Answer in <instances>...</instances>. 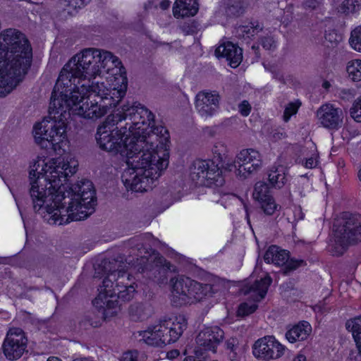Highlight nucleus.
Returning a JSON list of instances; mask_svg holds the SVG:
<instances>
[{
  "mask_svg": "<svg viewBox=\"0 0 361 361\" xmlns=\"http://www.w3.org/2000/svg\"><path fill=\"white\" fill-rule=\"evenodd\" d=\"M80 54L63 67L54 87L49 116L34 126V137L42 148L57 152L65 138L66 121L71 114L97 119L115 107L126 94V88L107 87L104 82H91L85 65L92 59Z\"/></svg>",
  "mask_w": 361,
  "mask_h": 361,
  "instance_id": "obj_1",
  "label": "nucleus"
},
{
  "mask_svg": "<svg viewBox=\"0 0 361 361\" xmlns=\"http://www.w3.org/2000/svg\"><path fill=\"white\" fill-rule=\"evenodd\" d=\"M37 159L29 167V197H16L20 212L32 209L49 224L62 225L87 219L95 211L96 190L92 181L61 183L78 170V159Z\"/></svg>",
  "mask_w": 361,
  "mask_h": 361,
  "instance_id": "obj_2",
  "label": "nucleus"
},
{
  "mask_svg": "<svg viewBox=\"0 0 361 361\" xmlns=\"http://www.w3.org/2000/svg\"><path fill=\"white\" fill-rule=\"evenodd\" d=\"M119 116L120 132L135 142H143L138 158H169V134L162 126H155L154 116L140 104L124 105L110 114Z\"/></svg>",
  "mask_w": 361,
  "mask_h": 361,
  "instance_id": "obj_3",
  "label": "nucleus"
},
{
  "mask_svg": "<svg viewBox=\"0 0 361 361\" xmlns=\"http://www.w3.org/2000/svg\"><path fill=\"white\" fill-rule=\"evenodd\" d=\"M119 116L120 132L135 142H143L138 158H169V134L162 126H155L154 116L140 104L124 105L110 114Z\"/></svg>",
  "mask_w": 361,
  "mask_h": 361,
  "instance_id": "obj_4",
  "label": "nucleus"
},
{
  "mask_svg": "<svg viewBox=\"0 0 361 361\" xmlns=\"http://www.w3.org/2000/svg\"><path fill=\"white\" fill-rule=\"evenodd\" d=\"M32 58V48L23 33L11 28L1 34L0 97L6 96L22 81Z\"/></svg>",
  "mask_w": 361,
  "mask_h": 361,
  "instance_id": "obj_5",
  "label": "nucleus"
},
{
  "mask_svg": "<svg viewBox=\"0 0 361 361\" xmlns=\"http://www.w3.org/2000/svg\"><path fill=\"white\" fill-rule=\"evenodd\" d=\"M169 159H126L127 168L122 181L128 190L135 192L152 189L153 183L169 166Z\"/></svg>",
  "mask_w": 361,
  "mask_h": 361,
  "instance_id": "obj_6",
  "label": "nucleus"
},
{
  "mask_svg": "<svg viewBox=\"0 0 361 361\" xmlns=\"http://www.w3.org/2000/svg\"><path fill=\"white\" fill-rule=\"evenodd\" d=\"M119 116L109 115L103 123L97 128L96 140L100 148L112 152L114 154L119 153L125 158H134L140 157V147H143V142H135L120 132L118 126Z\"/></svg>",
  "mask_w": 361,
  "mask_h": 361,
  "instance_id": "obj_7",
  "label": "nucleus"
},
{
  "mask_svg": "<svg viewBox=\"0 0 361 361\" xmlns=\"http://www.w3.org/2000/svg\"><path fill=\"white\" fill-rule=\"evenodd\" d=\"M334 241L329 246L334 256L342 255L350 245L361 242V214L343 212L334 222Z\"/></svg>",
  "mask_w": 361,
  "mask_h": 361,
  "instance_id": "obj_8",
  "label": "nucleus"
},
{
  "mask_svg": "<svg viewBox=\"0 0 361 361\" xmlns=\"http://www.w3.org/2000/svg\"><path fill=\"white\" fill-rule=\"evenodd\" d=\"M126 267L123 257L118 256L117 258L104 259L99 264L101 269L107 276L103 280L102 286L99 289V294L93 301L94 305L97 307H103L104 305L109 309H113L117 305L115 300H106V295H114L115 289L112 288L117 281L119 274H127L124 271Z\"/></svg>",
  "mask_w": 361,
  "mask_h": 361,
  "instance_id": "obj_9",
  "label": "nucleus"
},
{
  "mask_svg": "<svg viewBox=\"0 0 361 361\" xmlns=\"http://www.w3.org/2000/svg\"><path fill=\"white\" fill-rule=\"evenodd\" d=\"M233 161V159H227ZM224 159H195L190 166V176L192 180L207 187L223 185L224 179L223 171H227V164H236L234 161L225 162Z\"/></svg>",
  "mask_w": 361,
  "mask_h": 361,
  "instance_id": "obj_10",
  "label": "nucleus"
},
{
  "mask_svg": "<svg viewBox=\"0 0 361 361\" xmlns=\"http://www.w3.org/2000/svg\"><path fill=\"white\" fill-rule=\"evenodd\" d=\"M82 59L90 55L92 59H89L90 61L85 65L86 74L90 75L91 80L95 78L97 75L102 73V71L109 73L114 68H120L122 63L119 59L113 55L108 51L101 50L95 48H86L79 53Z\"/></svg>",
  "mask_w": 361,
  "mask_h": 361,
  "instance_id": "obj_11",
  "label": "nucleus"
},
{
  "mask_svg": "<svg viewBox=\"0 0 361 361\" xmlns=\"http://www.w3.org/2000/svg\"><path fill=\"white\" fill-rule=\"evenodd\" d=\"M128 264L134 267L138 272L146 273L148 278L157 283H164L166 281L167 274L171 268L170 263L154 252L149 257L142 256L133 262L129 259Z\"/></svg>",
  "mask_w": 361,
  "mask_h": 361,
  "instance_id": "obj_12",
  "label": "nucleus"
},
{
  "mask_svg": "<svg viewBox=\"0 0 361 361\" xmlns=\"http://www.w3.org/2000/svg\"><path fill=\"white\" fill-rule=\"evenodd\" d=\"M224 332L219 326L206 327L196 337L197 348L194 353L199 358H206L207 351L216 353L217 346L223 341Z\"/></svg>",
  "mask_w": 361,
  "mask_h": 361,
  "instance_id": "obj_13",
  "label": "nucleus"
},
{
  "mask_svg": "<svg viewBox=\"0 0 361 361\" xmlns=\"http://www.w3.org/2000/svg\"><path fill=\"white\" fill-rule=\"evenodd\" d=\"M285 350V346L272 336H266L259 338L252 346L254 356L264 361L280 358L284 354Z\"/></svg>",
  "mask_w": 361,
  "mask_h": 361,
  "instance_id": "obj_14",
  "label": "nucleus"
},
{
  "mask_svg": "<svg viewBox=\"0 0 361 361\" xmlns=\"http://www.w3.org/2000/svg\"><path fill=\"white\" fill-rule=\"evenodd\" d=\"M27 343V339L21 329H10L2 345L4 355L10 360L19 359L25 351Z\"/></svg>",
  "mask_w": 361,
  "mask_h": 361,
  "instance_id": "obj_15",
  "label": "nucleus"
},
{
  "mask_svg": "<svg viewBox=\"0 0 361 361\" xmlns=\"http://www.w3.org/2000/svg\"><path fill=\"white\" fill-rule=\"evenodd\" d=\"M158 325L162 346L176 342L187 328V319L184 315L164 319Z\"/></svg>",
  "mask_w": 361,
  "mask_h": 361,
  "instance_id": "obj_16",
  "label": "nucleus"
},
{
  "mask_svg": "<svg viewBox=\"0 0 361 361\" xmlns=\"http://www.w3.org/2000/svg\"><path fill=\"white\" fill-rule=\"evenodd\" d=\"M289 259L288 252L285 250H281L276 245L270 246L265 252L264 260L266 263H272L276 266L285 265L283 274H288L298 267L305 264L302 259Z\"/></svg>",
  "mask_w": 361,
  "mask_h": 361,
  "instance_id": "obj_17",
  "label": "nucleus"
},
{
  "mask_svg": "<svg viewBox=\"0 0 361 361\" xmlns=\"http://www.w3.org/2000/svg\"><path fill=\"white\" fill-rule=\"evenodd\" d=\"M318 122L324 128L336 130L343 124L344 114L341 108L326 103L322 105L316 111Z\"/></svg>",
  "mask_w": 361,
  "mask_h": 361,
  "instance_id": "obj_18",
  "label": "nucleus"
},
{
  "mask_svg": "<svg viewBox=\"0 0 361 361\" xmlns=\"http://www.w3.org/2000/svg\"><path fill=\"white\" fill-rule=\"evenodd\" d=\"M220 96L216 91L200 92L195 97V109L204 118L214 116L219 109Z\"/></svg>",
  "mask_w": 361,
  "mask_h": 361,
  "instance_id": "obj_19",
  "label": "nucleus"
},
{
  "mask_svg": "<svg viewBox=\"0 0 361 361\" xmlns=\"http://www.w3.org/2000/svg\"><path fill=\"white\" fill-rule=\"evenodd\" d=\"M172 286L171 301L173 306L180 307L190 303V286L192 279L183 276L171 279Z\"/></svg>",
  "mask_w": 361,
  "mask_h": 361,
  "instance_id": "obj_20",
  "label": "nucleus"
},
{
  "mask_svg": "<svg viewBox=\"0 0 361 361\" xmlns=\"http://www.w3.org/2000/svg\"><path fill=\"white\" fill-rule=\"evenodd\" d=\"M151 241L153 245H155V242L158 241L154 239L152 235L149 233H146L140 235H135L125 243L126 247L129 248L130 256L125 259L126 263L128 264L129 259L135 262L137 258H141L142 256H145L146 253H148L147 245H151Z\"/></svg>",
  "mask_w": 361,
  "mask_h": 361,
  "instance_id": "obj_21",
  "label": "nucleus"
},
{
  "mask_svg": "<svg viewBox=\"0 0 361 361\" xmlns=\"http://www.w3.org/2000/svg\"><path fill=\"white\" fill-rule=\"evenodd\" d=\"M130 274H119L117 277V281L114 283V285L112 288L115 289V293L114 295H106V300H115L117 302V305L114 307V309L118 305L119 300L123 302H127L130 300L135 292V288L131 283H130ZM104 311L106 310H109L104 305L103 307ZM114 310V308L112 309Z\"/></svg>",
  "mask_w": 361,
  "mask_h": 361,
  "instance_id": "obj_22",
  "label": "nucleus"
},
{
  "mask_svg": "<svg viewBox=\"0 0 361 361\" xmlns=\"http://www.w3.org/2000/svg\"><path fill=\"white\" fill-rule=\"evenodd\" d=\"M252 196L267 215H272L277 209V204L270 194L268 185L263 181L257 182L254 187Z\"/></svg>",
  "mask_w": 361,
  "mask_h": 361,
  "instance_id": "obj_23",
  "label": "nucleus"
},
{
  "mask_svg": "<svg viewBox=\"0 0 361 361\" xmlns=\"http://www.w3.org/2000/svg\"><path fill=\"white\" fill-rule=\"evenodd\" d=\"M217 58H225L232 68L238 67L243 60V50L231 42L220 44L215 50Z\"/></svg>",
  "mask_w": 361,
  "mask_h": 361,
  "instance_id": "obj_24",
  "label": "nucleus"
},
{
  "mask_svg": "<svg viewBox=\"0 0 361 361\" xmlns=\"http://www.w3.org/2000/svg\"><path fill=\"white\" fill-rule=\"evenodd\" d=\"M262 165V159H239L238 165L235 163H228L225 169L228 171H234L238 176L245 179L259 170Z\"/></svg>",
  "mask_w": 361,
  "mask_h": 361,
  "instance_id": "obj_25",
  "label": "nucleus"
},
{
  "mask_svg": "<svg viewBox=\"0 0 361 361\" xmlns=\"http://www.w3.org/2000/svg\"><path fill=\"white\" fill-rule=\"evenodd\" d=\"M272 282V279L269 276H267L260 280L249 286L245 290V295H250V297L255 302L262 300L267 295L268 288Z\"/></svg>",
  "mask_w": 361,
  "mask_h": 361,
  "instance_id": "obj_26",
  "label": "nucleus"
},
{
  "mask_svg": "<svg viewBox=\"0 0 361 361\" xmlns=\"http://www.w3.org/2000/svg\"><path fill=\"white\" fill-rule=\"evenodd\" d=\"M198 10L197 0H177L173 7V13L176 18L194 16Z\"/></svg>",
  "mask_w": 361,
  "mask_h": 361,
  "instance_id": "obj_27",
  "label": "nucleus"
},
{
  "mask_svg": "<svg viewBox=\"0 0 361 361\" xmlns=\"http://www.w3.org/2000/svg\"><path fill=\"white\" fill-rule=\"evenodd\" d=\"M312 331L310 324L305 321L294 325L286 333V338L290 343L301 341L307 339Z\"/></svg>",
  "mask_w": 361,
  "mask_h": 361,
  "instance_id": "obj_28",
  "label": "nucleus"
},
{
  "mask_svg": "<svg viewBox=\"0 0 361 361\" xmlns=\"http://www.w3.org/2000/svg\"><path fill=\"white\" fill-rule=\"evenodd\" d=\"M215 293V290L212 285L209 283H201L196 281L192 280L190 286V303L192 302V299L200 301L206 297L212 296Z\"/></svg>",
  "mask_w": 361,
  "mask_h": 361,
  "instance_id": "obj_29",
  "label": "nucleus"
},
{
  "mask_svg": "<svg viewBox=\"0 0 361 361\" xmlns=\"http://www.w3.org/2000/svg\"><path fill=\"white\" fill-rule=\"evenodd\" d=\"M286 169L282 165L273 166L268 173L270 185L277 189H281L285 185L287 178Z\"/></svg>",
  "mask_w": 361,
  "mask_h": 361,
  "instance_id": "obj_30",
  "label": "nucleus"
},
{
  "mask_svg": "<svg viewBox=\"0 0 361 361\" xmlns=\"http://www.w3.org/2000/svg\"><path fill=\"white\" fill-rule=\"evenodd\" d=\"M158 325H155L143 331L139 332V336L142 337L141 340L149 345L162 347L161 334Z\"/></svg>",
  "mask_w": 361,
  "mask_h": 361,
  "instance_id": "obj_31",
  "label": "nucleus"
},
{
  "mask_svg": "<svg viewBox=\"0 0 361 361\" xmlns=\"http://www.w3.org/2000/svg\"><path fill=\"white\" fill-rule=\"evenodd\" d=\"M151 314L150 306L147 304L134 303L129 307V315L135 322L146 319Z\"/></svg>",
  "mask_w": 361,
  "mask_h": 361,
  "instance_id": "obj_32",
  "label": "nucleus"
},
{
  "mask_svg": "<svg viewBox=\"0 0 361 361\" xmlns=\"http://www.w3.org/2000/svg\"><path fill=\"white\" fill-rule=\"evenodd\" d=\"M263 25L258 21L250 22L248 25L235 27V34L239 37H253L263 30Z\"/></svg>",
  "mask_w": 361,
  "mask_h": 361,
  "instance_id": "obj_33",
  "label": "nucleus"
},
{
  "mask_svg": "<svg viewBox=\"0 0 361 361\" xmlns=\"http://www.w3.org/2000/svg\"><path fill=\"white\" fill-rule=\"evenodd\" d=\"M347 72L353 81H361V60L355 59L348 62Z\"/></svg>",
  "mask_w": 361,
  "mask_h": 361,
  "instance_id": "obj_34",
  "label": "nucleus"
},
{
  "mask_svg": "<svg viewBox=\"0 0 361 361\" xmlns=\"http://www.w3.org/2000/svg\"><path fill=\"white\" fill-rule=\"evenodd\" d=\"M80 326L84 329L91 327H98L101 325V321L99 317H98L94 312H87L80 319Z\"/></svg>",
  "mask_w": 361,
  "mask_h": 361,
  "instance_id": "obj_35",
  "label": "nucleus"
},
{
  "mask_svg": "<svg viewBox=\"0 0 361 361\" xmlns=\"http://www.w3.org/2000/svg\"><path fill=\"white\" fill-rule=\"evenodd\" d=\"M245 5L243 0H229L227 4L226 13L228 16H240L245 11Z\"/></svg>",
  "mask_w": 361,
  "mask_h": 361,
  "instance_id": "obj_36",
  "label": "nucleus"
},
{
  "mask_svg": "<svg viewBox=\"0 0 361 361\" xmlns=\"http://www.w3.org/2000/svg\"><path fill=\"white\" fill-rule=\"evenodd\" d=\"M361 8V0H344L340 6L341 13L348 14L358 11Z\"/></svg>",
  "mask_w": 361,
  "mask_h": 361,
  "instance_id": "obj_37",
  "label": "nucleus"
},
{
  "mask_svg": "<svg viewBox=\"0 0 361 361\" xmlns=\"http://www.w3.org/2000/svg\"><path fill=\"white\" fill-rule=\"evenodd\" d=\"M301 103L298 101L295 102H290L286 106L283 115V119L285 122L289 121L290 117L297 114Z\"/></svg>",
  "mask_w": 361,
  "mask_h": 361,
  "instance_id": "obj_38",
  "label": "nucleus"
},
{
  "mask_svg": "<svg viewBox=\"0 0 361 361\" xmlns=\"http://www.w3.org/2000/svg\"><path fill=\"white\" fill-rule=\"evenodd\" d=\"M351 117L358 123L361 122V95L357 98L350 110Z\"/></svg>",
  "mask_w": 361,
  "mask_h": 361,
  "instance_id": "obj_39",
  "label": "nucleus"
},
{
  "mask_svg": "<svg viewBox=\"0 0 361 361\" xmlns=\"http://www.w3.org/2000/svg\"><path fill=\"white\" fill-rule=\"evenodd\" d=\"M257 305L255 303L249 304L244 302L240 305L238 310V315L240 317H245L253 313L257 308Z\"/></svg>",
  "mask_w": 361,
  "mask_h": 361,
  "instance_id": "obj_40",
  "label": "nucleus"
},
{
  "mask_svg": "<svg viewBox=\"0 0 361 361\" xmlns=\"http://www.w3.org/2000/svg\"><path fill=\"white\" fill-rule=\"evenodd\" d=\"M260 44L267 50H274L276 48V42L271 36H265L260 39Z\"/></svg>",
  "mask_w": 361,
  "mask_h": 361,
  "instance_id": "obj_41",
  "label": "nucleus"
},
{
  "mask_svg": "<svg viewBox=\"0 0 361 361\" xmlns=\"http://www.w3.org/2000/svg\"><path fill=\"white\" fill-rule=\"evenodd\" d=\"M149 4L151 7L154 8H160L163 11L169 8L171 4L170 0H150Z\"/></svg>",
  "mask_w": 361,
  "mask_h": 361,
  "instance_id": "obj_42",
  "label": "nucleus"
},
{
  "mask_svg": "<svg viewBox=\"0 0 361 361\" xmlns=\"http://www.w3.org/2000/svg\"><path fill=\"white\" fill-rule=\"evenodd\" d=\"M259 156V152L254 149H245L240 152L237 158H257Z\"/></svg>",
  "mask_w": 361,
  "mask_h": 361,
  "instance_id": "obj_43",
  "label": "nucleus"
},
{
  "mask_svg": "<svg viewBox=\"0 0 361 361\" xmlns=\"http://www.w3.org/2000/svg\"><path fill=\"white\" fill-rule=\"evenodd\" d=\"M180 30L185 35H193L197 31V27L194 23H184Z\"/></svg>",
  "mask_w": 361,
  "mask_h": 361,
  "instance_id": "obj_44",
  "label": "nucleus"
},
{
  "mask_svg": "<svg viewBox=\"0 0 361 361\" xmlns=\"http://www.w3.org/2000/svg\"><path fill=\"white\" fill-rule=\"evenodd\" d=\"M251 109L252 107L247 100H243L238 104V111L243 116H247L250 114Z\"/></svg>",
  "mask_w": 361,
  "mask_h": 361,
  "instance_id": "obj_45",
  "label": "nucleus"
},
{
  "mask_svg": "<svg viewBox=\"0 0 361 361\" xmlns=\"http://www.w3.org/2000/svg\"><path fill=\"white\" fill-rule=\"evenodd\" d=\"M214 158H222L226 156V147L223 144H219L214 147L212 149Z\"/></svg>",
  "mask_w": 361,
  "mask_h": 361,
  "instance_id": "obj_46",
  "label": "nucleus"
},
{
  "mask_svg": "<svg viewBox=\"0 0 361 361\" xmlns=\"http://www.w3.org/2000/svg\"><path fill=\"white\" fill-rule=\"evenodd\" d=\"M137 355L136 350L126 352L123 355L121 361H137Z\"/></svg>",
  "mask_w": 361,
  "mask_h": 361,
  "instance_id": "obj_47",
  "label": "nucleus"
},
{
  "mask_svg": "<svg viewBox=\"0 0 361 361\" xmlns=\"http://www.w3.org/2000/svg\"><path fill=\"white\" fill-rule=\"evenodd\" d=\"M68 6L73 8H81L87 4L90 0H66Z\"/></svg>",
  "mask_w": 361,
  "mask_h": 361,
  "instance_id": "obj_48",
  "label": "nucleus"
},
{
  "mask_svg": "<svg viewBox=\"0 0 361 361\" xmlns=\"http://www.w3.org/2000/svg\"><path fill=\"white\" fill-rule=\"evenodd\" d=\"M298 163L306 168L313 169V168H315L317 166L318 160L317 159H300Z\"/></svg>",
  "mask_w": 361,
  "mask_h": 361,
  "instance_id": "obj_49",
  "label": "nucleus"
},
{
  "mask_svg": "<svg viewBox=\"0 0 361 361\" xmlns=\"http://www.w3.org/2000/svg\"><path fill=\"white\" fill-rule=\"evenodd\" d=\"M238 341L235 338H231L226 341V346L228 350L231 351L238 350Z\"/></svg>",
  "mask_w": 361,
  "mask_h": 361,
  "instance_id": "obj_50",
  "label": "nucleus"
},
{
  "mask_svg": "<svg viewBox=\"0 0 361 361\" xmlns=\"http://www.w3.org/2000/svg\"><path fill=\"white\" fill-rule=\"evenodd\" d=\"M321 2L319 0H306L303 3L304 8L312 10L319 8Z\"/></svg>",
  "mask_w": 361,
  "mask_h": 361,
  "instance_id": "obj_51",
  "label": "nucleus"
},
{
  "mask_svg": "<svg viewBox=\"0 0 361 361\" xmlns=\"http://www.w3.org/2000/svg\"><path fill=\"white\" fill-rule=\"evenodd\" d=\"M341 97L343 99H349L350 98L353 97L354 91L350 89H342L340 92Z\"/></svg>",
  "mask_w": 361,
  "mask_h": 361,
  "instance_id": "obj_52",
  "label": "nucleus"
},
{
  "mask_svg": "<svg viewBox=\"0 0 361 361\" xmlns=\"http://www.w3.org/2000/svg\"><path fill=\"white\" fill-rule=\"evenodd\" d=\"M349 42L355 50L361 52V38L349 40Z\"/></svg>",
  "mask_w": 361,
  "mask_h": 361,
  "instance_id": "obj_53",
  "label": "nucleus"
},
{
  "mask_svg": "<svg viewBox=\"0 0 361 361\" xmlns=\"http://www.w3.org/2000/svg\"><path fill=\"white\" fill-rule=\"evenodd\" d=\"M361 38V26L355 27L352 32L349 40Z\"/></svg>",
  "mask_w": 361,
  "mask_h": 361,
  "instance_id": "obj_54",
  "label": "nucleus"
},
{
  "mask_svg": "<svg viewBox=\"0 0 361 361\" xmlns=\"http://www.w3.org/2000/svg\"><path fill=\"white\" fill-rule=\"evenodd\" d=\"M286 137V133L281 131H276L273 134V137L275 140H280Z\"/></svg>",
  "mask_w": 361,
  "mask_h": 361,
  "instance_id": "obj_55",
  "label": "nucleus"
},
{
  "mask_svg": "<svg viewBox=\"0 0 361 361\" xmlns=\"http://www.w3.org/2000/svg\"><path fill=\"white\" fill-rule=\"evenodd\" d=\"M206 358H199L195 354L194 356L186 357L183 361H204Z\"/></svg>",
  "mask_w": 361,
  "mask_h": 361,
  "instance_id": "obj_56",
  "label": "nucleus"
},
{
  "mask_svg": "<svg viewBox=\"0 0 361 361\" xmlns=\"http://www.w3.org/2000/svg\"><path fill=\"white\" fill-rule=\"evenodd\" d=\"M229 358L231 361H235L238 359V352L237 350L230 351L228 354Z\"/></svg>",
  "mask_w": 361,
  "mask_h": 361,
  "instance_id": "obj_57",
  "label": "nucleus"
},
{
  "mask_svg": "<svg viewBox=\"0 0 361 361\" xmlns=\"http://www.w3.org/2000/svg\"><path fill=\"white\" fill-rule=\"evenodd\" d=\"M293 361H306V357L304 355L299 354L294 358Z\"/></svg>",
  "mask_w": 361,
  "mask_h": 361,
  "instance_id": "obj_58",
  "label": "nucleus"
},
{
  "mask_svg": "<svg viewBox=\"0 0 361 361\" xmlns=\"http://www.w3.org/2000/svg\"><path fill=\"white\" fill-rule=\"evenodd\" d=\"M11 194H13L15 201L16 202V197H29V189L27 190V193L25 195H14L13 192H11Z\"/></svg>",
  "mask_w": 361,
  "mask_h": 361,
  "instance_id": "obj_59",
  "label": "nucleus"
},
{
  "mask_svg": "<svg viewBox=\"0 0 361 361\" xmlns=\"http://www.w3.org/2000/svg\"><path fill=\"white\" fill-rule=\"evenodd\" d=\"M73 361H92L90 359L87 357H78L76 359H74Z\"/></svg>",
  "mask_w": 361,
  "mask_h": 361,
  "instance_id": "obj_60",
  "label": "nucleus"
},
{
  "mask_svg": "<svg viewBox=\"0 0 361 361\" xmlns=\"http://www.w3.org/2000/svg\"><path fill=\"white\" fill-rule=\"evenodd\" d=\"M243 205H244L245 211L246 212V217L248 219V218H249V208H248V206H247V204L246 203H243Z\"/></svg>",
  "mask_w": 361,
  "mask_h": 361,
  "instance_id": "obj_61",
  "label": "nucleus"
},
{
  "mask_svg": "<svg viewBox=\"0 0 361 361\" xmlns=\"http://www.w3.org/2000/svg\"><path fill=\"white\" fill-rule=\"evenodd\" d=\"M47 361H61V360L56 357H51L48 358Z\"/></svg>",
  "mask_w": 361,
  "mask_h": 361,
  "instance_id": "obj_62",
  "label": "nucleus"
},
{
  "mask_svg": "<svg viewBox=\"0 0 361 361\" xmlns=\"http://www.w3.org/2000/svg\"><path fill=\"white\" fill-rule=\"evenodd\" d=\"M171 356H174L175 355H178V352L177 350L171 351Z\"/></svg>",
  "mask_w": 361,
  "mask_h": 361,
  "instance_id": "obj_63",
  "label": "nucleus"
},
{
  "mask_svg": "<svg viewBox=\"0 0 361 361\" xmlns=\"http://www.w3.org/2000/svg\"><path fill=\"white\" fill-rule=\"evenodd\" d=\"M274 77L276 78L279 79V80H281L282 79V75H281L280 74H277Z\"/></svg>",
  "mask_w": 361,
  "mask_h": 361,
  "instance_id": "obj_64",
  "label": "nucleus"
}]
</instances>
